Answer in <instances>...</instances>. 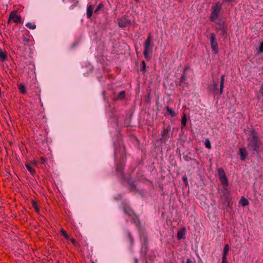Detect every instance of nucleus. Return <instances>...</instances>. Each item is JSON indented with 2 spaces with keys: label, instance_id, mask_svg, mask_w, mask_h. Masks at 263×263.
I'll use <instances>...</instances> for the list:
<instances>
[{
  "label": "nucleus",
  "instance_id": "nucleus-9",
  "mask_svg": "<svg viewBox=\"0 0 263 263\" xmlns=\"http://www.w3.org/2000/svg\"><path fill=\"white\" fill-rule=\"evenodd\" d=\"M186 232V229L184 227L182 229L179 230L178 231L177 237L178 240H181V239L184 238V236Z\"/></svg>",
  "mask_w": 263,
  "mask_h": 263
},
{
  "label": "nucleus",
  "instance_id": "nucleus-25",
  "mask_svg": "<svg viewBox=\"0 0 263 263\" xmlns=\"http://www.w3.org/2000/svg\"><path fill=\"white\" fill-rule=\"evenodd\" d=\"M186 122H187L186 116L185 114H184L183 116L182 117V119H181L182 128L183 127H185L186 126Z\"/></svg>",
  "mask_w": 263,
  "mask_h": 263
},
{
  "label": "nucleus",
  "instance_id": "nucleus-19",
  "mask_svg": "<svg viewBox=\"0 0 263 263\" xmlns=\"http://www.w3.org/2000/svg\"><path fill=\"white\" fill-rule=\"evenodd\" d=\"M93 8L92 6L89 5L87 8V16L88 18L91 17L92 14Z\"/></svg>",
  "mask_w": 263,
  "mask_h": 263
},
{
  "label": "nucleus",
  "instance_id": "nucleus-8",
  "mask_svg": "<svg viewBox=\"0 0 263 263\" xmlns=\"http://www.w3.org/2000/svg\"><path fill=\"white\" fill-rule=\"evenodd\" d=\"M239 154H240V158L241 161H244L246 159L248 153L245 148H239Z\"/></svg>",
  "mask_w": 263,
  "mask_h": 263
},
{
  "label": "nucleus",
  "instance_id": "nucleus-1",
  "mask_svg": "<svg viewBox=\"0 0 263 263\" xmlns=\"http://www.w3.org/2000/svg\"><path fill=\"white\" fill-rule=\"evenodd\" d=\"M262 145L261 139L255 130L251 131L249 137L247 139V147L253 154L258 153Z\"/></svg>",
  "mask_w": 263,
  "mask_h": 263
},
{
  "label": "nucleus",
  "instance_id": "nucleus-44",
  "mask_svg": "<svg viewBox=\"0 0 263 263\" xmlns=\"http://www.w3.org/2000/svg\"><path fill=\"white\" fill-rule=\"evenodd\" d=\"M221 263H228L227 258H222Z\"/></svg>",
  "mask_w": 263,
  "mask_h": 263
},
{
  "label": "nucleus",
  "instance_id": "nucleus-38",
  "mask_svg": "<svg viewBox=\"0 0 263 263\" xmlns=\"http://www.w3.org/2000/svg\"><path fill=\"white\" fill-rule=\"evenodd\" d=\"M190 67L189 65H185L184 67L183 73H185V72L187 70H188L189 69H190Z\"/></svg>",
  "mask_w": 263,
  "mask_h": 263
},
{
  "label": "nucleus",
  "instance_id": "nucleus-37",
  "mask_svg": "<svg viewBox=\"0 0 263 263\" xmlns=\"http://www.w3.org/2000/svg\"><path fill=\"white\" fill-rule=\"evenodd\" d=\"M185 80V73H183L181 77H180V81L183 82Z\"/></svg>",
  "mask_w": 263,
  "mask_h": 263
},
{
  "label": "nucleus",
  "instance_id": "nucleus-17",
  "mask_svg": "<svg viewBox=\"0 0 263 263\" xmlns=\"http://www.w3.org/2000/svg\"><path fill=\"white\" fill-rule=\"evenodd\" d=\"M239 204L242 206H246L249 204V202L245 197H242L239 201Z\"/></svg>",
  "mask_w": 263,
  "mask_h": 263
},
{
  "label": "nucleus",
  "instance_id": "nucleus-18",
  "mask_svg": "<svg viewBox=\"0 0 263 263\" xmlns=\"http://www.w3.org/2000/svg\"><path fill=\"white\" fill-rule=\"evenodd\" d=\"M25 165L27 170L32 175H33L35 174V170L31 166L30 164L28 163H25Z\"/></svg>",
  "mask_w": 263,
  "mask_h": 263
},
{
  "label": "nucleus",
  "instance_id": "nucleus-22",
  "mask_svg": "<svg viewBox=\"0 0 263 263\" xmlns=\"http://www.w3.org/2000/svg\"><path fill=\"white\" fill-rule=\"evenodd\" d=\"M124 212L129 216H133V215L135 214L134 211L129 208H124Z\"/></svg>",
  "mask_w": 263,
  "mask_h": 263
},
{
  "label": "nucleus",
  "instance_id": "nucleus-33",
  "mask_svg": "<svg viewBox=\"0 0 263 263\" xmlns=\"http://www.w3.org/2000/svg\"><path fill=\"white\" fill-rule=\"evenodd\" d=\"M204 144L206 148H208L209 149L211 148V144L210 141L209 139H207L205 140Z\"/></svg>",
  "mask_w": 263,
  "mask_h": 263
},
{
  "label": "nucleus",
  "instance_id": "nucleus-35",
  "mask_svg": "<svg viewBox=\"0 0 263 263\" xmlns=\"http://www.w3.org/2000/svg\"><path fill=\"white\" fill-rule=\"evenodd\" d=\"M30 163L35 166H37L38 164L39 163V162L38 160L34 159L30 162Z\"/></svg>",
  "mask_w": 263,
  "mask_h": 263
},
{
  "label": "nucleus",
  "instance_id": "nucleus-6",
  "mask_svg": "<svg viewBox=\"0 0 263 263\" xmlns=\"http://www.w3.org/2000/svg\"><path fill=\"white\" fill-rule=\"evenodd\" d=\"M218 174L221 184L223 186H227L229 184V182L223 170L221 168H219L218 169Z\"/></svg>",
  "mask_w": 263,
  "mask_h": 263
},
{
  "label": "nucleus",
  "instance_id": "nucleus-23",
  "mask_svg": "<svg viewBox=\"0 0 263 263\" xmlns=\"http://www.w3.org/2000/svg\"><path fill=\"white\" fill-rule=\"evenodd\" d=\"M132 217V221L133 222L136 224V226H138L140 224V220L138 218V217L135 214L133 215Z\"/></svg>",
  "mask_w": 263,
  "mask_h": 263
},
{
  "label": "nucleus",
  "instance_id": "nucleus-13",
  "mask_svg": "<svg viewBox=\"0 0 263 263\" xmlns=\"http://www.w3.org/2000/svg\"><path fill=\"white\" fill-rule=\"evenodd\" d=\"M216 30L217 32L220 31V34L223 35L227 33V26L225 25L221 27H216Z\"/></svg>",
  "mask_w": 263,
  "mask_h": 263
},
{
  "label": "nucleus",
  "instance_id": "nucleus-48",
  "mask_svg": "<svg viewBox=\"0 0 263 263\" xmlns=\"http://www.w3.org/2000/svg\"><path fill=\"white\" fill-rule=\"evenodd\" d=\"M257 98H258V99H259V100H260V96H259V95H258V96H257Z\"/></svg>",
  "mask_w": 263,
  "mask_h": 263
},
{
  "label": "nucleus",
  "instance_id": "nucleus-42",
  "mask_svg": "<svg viewBox=\"0 0 263 263\" xmlns=\"http://www.w3.org/2000/svg\"><path fill=\"white\" fill-rule=\"evenodd\" d=\"M227 206L229 208L232 207V204L230 202V201L228 198H227Z\"/></svg>",
  "mask_w": 263,
  "mask_h": 263
},
{
  "label": "nucleus",
  "instance_id": "nucleus-12",
  "mask_svg": "<svg viewBox=\"0 0 263 263\" xmlns=\"http://www.w3.org/2000/svg\"><path fill=\"white\" fill-rule=\"evenodd\" d=\"M224 78H225V75L223 74L222 76H221V78H220L219 95H222L223 92Z\"/></svg>",
  "mask_w": 263,
  "mask_h": 263
},
{
  "label": "nucleus",
  "instance_id": "nucleus-2",
  "mask_svg": "<svg viewBox=\"0 0 263 263\" xmlns=\"http://www.w3.org/2000/svg\"><path fill=\"white\" fill-rule=\"evenodd\" d=\"M153 45L152 44V36L151 33L148 34L147 37L144 43L143 55L147 61L151 59L150 55L153 52Z\"/></svg>",
  "mask_w": 263,
  "mask_h": 263
},
{
  "label": "nucleus",
  "instance_id": "nucleus-15",
  "mask_svg": "<svg viewBox=\"0 0 263 263\" xmlns=\"http://www.w3.org/2000/svg\"><path fill=\"white\" fill-rule=\"evenodd\" d=\"M17 88L21 93L25 94L26 93V89L24 84L21 83L18 84Z\"/></svg>",
  "mask_w": 263,
  "mask_h": 263
},
{
  "label": "nucleus",
  "instance_id": "nucleus-51",
  "mask_svg": "<svg viewBox=\"0 0 263 263\" xmlns=\"http://www.w3.org/2000/svg\"><path fill=\"white\" fill-rule=\"evenodd\" d=\"M136 1H138L139 0H135Z\"/></svg>",
  "mask_w": 263,
  "mask_h": 263
},
{
  "label": "nucleus",
  "instance_id": "nucleus-47",
  "mask_svg": "<svg viewBox=\"0 0 263 263\" xmlns=\"http://www.w3.org/2000/svg\"><path fill=\"white\" fill-rule=\"evenodd\" d=\"M183 180L184 181H187V178L186 177H183Z\"/></svg>",
  "mask_w": 263,
  "mask_h": 263
},
{
  "label": "nucleus",
  "instance_id": "nucleus-50",
  "mask_svg": "<svg viewBox=\"0 0 263 263\" xmlns=\"http://www.w3.org/2000/svg\"><path fill=\"white\" fill-rule=\"evenodd\" d=\"M91 263H95L94 261H92Z\"/></svg>",
  "mask_w": 263,
  "mask_h": 263
},
{
  "label": "nucleus",
  "instance_id": "nucleus-4",
  "mask_svg": "<svg viewBox=\"0 0 263 263\" xmlns=\"http://www.w3.org/2000/svg\"><path fill=\"white\" fill-rule=\"evenodd\" d=\"M22 22L21 15L17 14V11H12L9 14V16L7 21V24L14 23L16 24L21 23Z\"/></svg>",
  "mask_w": 263,
  "mask_h": 263
},
{
  "label": "nucleus",
  "instance_id": "nucleus-28",
  "mask_svg": "<svg viewBox=\"0 0 263 263\" xmlns=\"http://www.w3.org/2000/svg\"><path fill=\"white\" fill-rule=\"evenodd\" d=\"M38 161L41 164L45 165L47 162V158L45 157L42 156Z\"/></svg>",
  "mask_w": 263,
  "mask_h": 263
},
{
  "label": "nucleus",
  "instance_id": "nucleus-41",
  "mask_svg": "<svg viewBox=\"0 0 263 263\" xmlns=\"http://www.w3.org/2000/svg\"><path fill=\"white\" fill-rule=\"evenodd\" d=\"M28 41L29 39L25 36L23 38V41L24 42V45H26L27 43H28Z\"/></svg>",
  "mask_w": 263,
  "mask_h": 263
},
{
  "label": "nucleus",
  "instance_id": "nucleus-21",
  "mask_svg": "<svg viewBox=\"0 0 263 263\" xmlns=\"http://www.w3.org/2000/svg\"><path fill=\"white\" fill-rule=\"evenodd\" d=\"M128 24V22L126 21L120 20L118 22V26L121 28H125L127 26Z\"/></svg>",
  "mask_w": 263,
  "mask_h": 263
},
{
  "label": "nucleus",
  "instance_id": "nucleus-49",
  "mask_svg": "<svg viewBox=\"0 0 263 263\" xmlns=\"http://www.w3.org/2000/svg\"><path fill=\"white\" fill-rule=\"evenodd\" d=\"M119 166H117V171H118V170H119Z\"/></svg>",
  "mask_w": 263,
  "mask_h": 263
},
{
  "label": "nucleus",
  "instance_id": "nucleus-27",
  "mask_svg": "<svg viewBox=\"0 0 263 263\" xmlns=\"http://www.w3.org/2000/svg\"><path fill=\"white\" fill-rule=\"evenodd\" d=\"M61 234L64 236L67 240L69 239V236L67 234L66 231L63 228H62L60 230Z\"/></svg>",
  "mask_w": 263,
  "mask_h": 263
},
{
  "label": "nucleus",
  "instance_id": "nucleus-10",
  "mask_svg": "<svg viewBox=\"0 0 263 263\" xmlns=\"http://www.w3.org/2000/svg\"><path fill=\"white\" fill-rule=\"evenodd\" d=\"M210 88L215 93L219 95V90L218 91V84L216 82H213Z\"/></svg>",
  "mask_w": 263,
  "mask_h": 263
},
{
  "label": "nucleus",
  "instance_id": "nucleus-7",
  "mask_svg": "<svg viewBox=\"0 0 263 263\" xmlns=\"http://www.w3.org/2000/svg\"><path fill=\"white\" fill-rule=\"evenodd\" d=\"M171 130V126L168 125L166 127H163V130L161 132V139L166 140L169 138L168 133Z\"/></svg>",
  "mask_w": 263,
  "mask_h": 263
},
{
  "label": "nucleus",
  "instance_id": "nucleus-16",
  "mask_svg": "<svg viewBox=\"0 0 263 263\" xmlns=\"http://www.w3.org/2000/svg\"><path fill=\"white\" fill-rule=\"evenodd\" d=\"M230 250V246L228 244L225 245L223 249L222 258H227L228 252Z\"/></svg>",
  "mask_w": 263,
  "mask_h": 263
},
{
  "label": "nucleus",
  "instance_id": "nucleus-26",
  "mask_svg": "<svg viewBox=\"0 0 263 263\" xmlns=\"http://www.w3.org/2000/svg\"><path fill=\"white\" fill-rule=\"evenodd\" d=\"M166 108L167 112L171 115L172 117L176 116L175 112L172 108H170L168 106H167Z\"/></svg>",
  "mask_w": 263,
  "mask_h": 263
},
{
  "label": "nucleus",
  "instance_id": "nucleus-36",
  "mask_svg": "<svg viewBox=\"0 0 263 263\" xmlns=\"http://www.w3.org/2000/svg\"><path fill=\"white\" fill-rule=\"evenodd\" d=\"M259 93L262 97V101H263V84L261 86L259 89Z\"/></svg>",
  "mask_w": 263,
  "mask_h": 263
},
{
  "label": "nucleus",
  "instance_id": "nucleus-34",
  "mask_svg": "<svg viewBox=\"0 0 263 263\" xmlns=\"http://www.w3.org/2000/svg\"><path fill=\"white\" fill-rule=\"evenodd\" d=\"M216 24L218 26H219V27H222L225 26L224 25V22H223L222 20H219L218 22L216 23Z\"/></svg>",
  "mask_w": 263,
  "mask_h": 263
},
{
  "label": "nucleus",
  "instance_id": "nucleus-29",
  "mask_svg": "<svg viewBox=\"0 0 263 263\" xmlns=\"http://www.w3.org/2000/svg\"><path fill=\"white\" fill-rule=\"evenodd\" d=\"M26 26L30 29H35L36 28V25L34 23L30 22L26 23Z\"/></svg>",
  "mask_w": 263,
  "mask_h": 263
},
{
  "label": "nucleus",
  "instance_id": "nucleus-11",
  "mask_svg": "<svg viewBox=\"0 0 263 263\" xmlns=\"http://www.w3.org/2000/svg\"><path fill=\"white\" fill-rule=\"evenodd\" d=\"M7 55L6 51H3L0 48V61L4 62L7 60Z\"/></svg>",
  "mask_w": 263,
  "mask_h": 263
},
{
  "label": "nucleus",
  "instance_id": "nucleus-20",
  "mask_svg": "<svg viewBox=\"0 0 263 263\" xmlns=\"http://www.w3.org/2000/svg\"><path fill=\"white\" fill-rule=\"evenodd\" d=\"M31 205L32 208L34 209L35 212L39 214L40 212L39 208L37 206V203L35 200H32L31 201Z\"/></svg>",
  "mask_w": 263,
  "mask_h": 263
},
{
  "label": "nucleus",
  "instance_id": "nucleus-32",
  "mask_svg": "<svg viewBox=\"0 0 263 263\" xmlns=\"http://www.w3.org/2000/svg\"><path fill=\"white\" fill-rule=\"evenodd\" d=\"M140 70L143 72H145L146 71V63L144 61H142Z\"/></svg>",
  "mask_w": 263,
  "mask_h": 263
},
{
  "label": "nucleus",
  "instance_id": "nucleus-14",
  "mask_svg": "<svg viewBox=\"0 0 263 263\" xmlns=\"http://www.w3.org/2000/svg\"><path fill=\"white\" fill-rule=\"evenodd\" d=\"M125 98V91L122 90L120 91L118 95V96L114 99L115 101L117 100H123Z\"/></svg>",
  "mask_w": 263,
  "mask_h": 263
},
{
  "label": "nucleus",
  "instance_id": "nucleus-3",
  "mask_svg": "<svg viewBox=\"0 0 263 263\" xmlns=\"http://www.w3.org/2000/svg\"><path fill=\"white\" fill-rule=\"evenodd\" d=\"M222 8V4L220 2H217L211 9V13L210 16V20L212 22L215 21L216 19L219 16L220 10Z\"/></svg>",
  "mask_w": 263,
  "mask_h": 263
},
{
  "label": "nucleus",
  "instance_id": "nucleus-5",
  "mask_svg": "<svg viewBox=\"0 0 263 263\" xmlns=\"http://www.w3.org/2000/svg\"><path fill=\"white\" fill-rule=\"evenodd\" d=\"M210 41L213 52L216 54L218 52V44L216 40V34L212 32L210 33Z\"/></svg>",
  "mask_w": 263,
  "mask_h": 263
},
{
  "label": "nucleus",
  "instance_id": "nucleus-39",
  "mask_svg": "<svg viewBox=\"0 0 263 263\" xmlns=\"http://www.w3.org/2000/svg\"><path fill=\"white\" fill-rule=\"evenodd\" d=\"M259 51L260 52H263V41L260 44L259 47Z\"/></svg>",
  "mask_w": 263,
  "mask_h": 263
},
{
  "label": "nucleus",
  "instance_id": "nucleus-40",
  "mask_svg": "<svg viewBox=\"0 0 263 263\" xmlns=\"http://www.w3.org/2000/svg\"><path fill=\"white\" fill-rule=\"evenodd\" d=\"M183 158L186 161H192L193 159L188 156H183Z\"/></svg>",
  "mask_w": 263,
  "mask_h": 263
},
{
  "label": "nucleus",
  "instance_id": "nucleus-24",
  "mask_svg": "<svg viewBox=\"0 0 263 263\" xmlns=\"http://www.w3.org/2000/svg\"><path fill=\"white\" fill-rule=\"evenodd\" d=\"M129 189L130 192H136L137 191V188H136V185H135L134 182H132L129 183Z\"/></svg>",
  "mask_w": 263,
  "mask_h": 263
},
{
  "label": "nucleus",
  "instance_id": "nucleus-45",
  "mask_svg": "<svg viewBox=\"0 0 263 263\" xmlns=\"http://www.w3.org/2000/svg\"><path fill=\"white\" fill-rule=\"evenodd\" d=\"M186 263H193V261L191 259L189 258L186 260Z\"/></svg>",
  "mask_w": 263,
  "mask_h": 263
},
{
  "label": "nucleus",
  "instance_id": "nucleus-46",
  "mask_svg": "<svg viewBox=\"0 0 263 263\" xmlns=\"http://www.w3.org/2000/svg\"><path fill=\"white\" fill-rule=\"evenodd\" d=\"M233 0H224V2H227V3H231L233 1Z\"/></svg>",
  "mask_w": 263,
  "mask_h": 263
},
{
  "label": "nucleus",
  "instance_id": "nucleus-43",
  "mask_svg": "<svg viewBox=\"0 0 263 263\" xmlns=\"http://www.w3.org/2000/svg\"><path fill=\"white\" fill-rule=\"evenodd\" d=\"M192 161L194 162L195 163H196L197 165H199V162L197 161L196 159L193 158L192 160Z\"/></svg>",
  "mask_w": 263,
  "mask_h": 263
},
{
  "label": "nucleus",
  "instance_id": "nucleus-31",
  "mask_svg": "<svg viewBox=\"0 0 263 263\" xmlns=\"http://www.w3.org/2000/svg\"><path fill=\"white\" fill-rule=\"evenodd\" d=\"M104 7V5L102 3H100L98 5V6L97 7L96 9L94 11V12L95 13H98L99 11L101 10L103 7Z\"/></svg>",
  "mask_w": 263,
  "mask_h": 263
},
{
  "label": "nucleus",
  "instance_id": "nucleus-30",
  "mask_svg": "<svg viewBox=\"0 0 263 263\" xmlns=\"http://www.w3.org/2000/svg\"><path fill=\"white\" fill-rule=\"evenodd\" d=\"M71 242L72 243V244L73 245V246L75 247H77V248H79L80 247V245L79 243L77 242V241L74 239V238H71V239H69Z\"/></svg>",
  "mask_w": 263,
  "mask_h": 263
}]
</instances>
